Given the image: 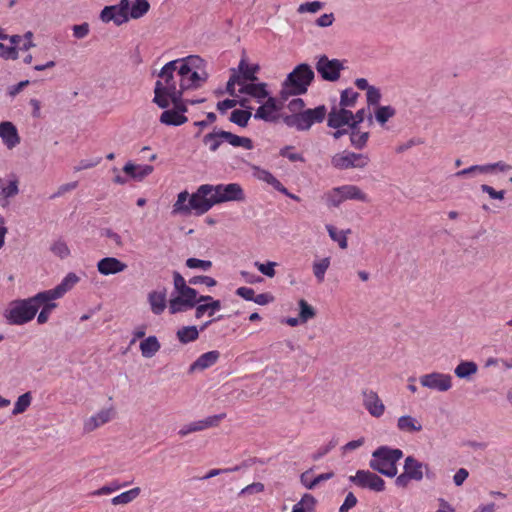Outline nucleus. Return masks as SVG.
<instances>
[{
    "instance_id": "nucleus-1",
    "label": "nucleus",
    "mask_w": 512,
    "mask_h": 512,
    "mask_svg": "<svg viewBox=\"0 0 512 512\" xmlns=\"http://www.w3.org/2000/svg\"><path fill=\"white\" fill-rule=\"evenodd\" d=\"M205 61L197 55H189L166 63L158 73L153 102L166 109L170 102L182 99L185 90L198 89L207 81Z\"/></svg>"
},
{
    "instance_id": "nucleus-2",
    "label": "nucleus",
    "mask_w": 512,
    "mask_h": 512,
    "mask_svg": "<svg viewBox=\"0 0 512 512\" xmlns=\"http://www.w3.org/2000/svg\"><path fill=\"white\" fill-rule=\"evenodd\" d=\"M198 304V292L188 285L179 272L173 273V292L168 301L170 314L191 310Z\"/></svg>"
},
{
    "instance_id": "nucleus-3",
    "label": "nucleus",
    "mask_w": 512,
    "mask_h": 512,
    "mask_svg": "<svg viewBox=\"0 0 512 512\" xmlns=\"http://www.w3.org/2000/svg\"><path fill=\"white\" fill-rule=\"evenodd\" d=\"M313 79L314 72L311 67L305 63L299 64L283 81L280 90L281 99L285 101L290 96L306 93Z\"/></svg>"
},
{
    "instance_id": "nucleus-4",
    "label": "nucleus",
    "mask_w": 512,
    "mask_h": 512,
    "mask_svg": "<svg viewBox=\"0 0 512 512\" xmlns=\"http://www.w3.org/2000/svg\"><path fill=\"white\" fill-rule=\"evenodd\" d=\"M403 457V451L398 448L381 446L372 453L369 466L380 474L393 478L398 473L397 462Z\"/></svg>"
},
{
    "instance_id": "nucleus-5",
    "label": "nucleus",
    "mask_w": 512,
    "mask_h": 512,
    "mask_svg": "<svg viewBox=\"0 0 512 512\" xmlns=\"http://www.w3.org/2000/svg\"><path fill=\"white\" fill-rule=\"evenodd\" d=\"M327 115V108L325 105H319L313 109L308 108L303 112L287 115L284 117V123L297 131H308L317 123H322Z\"/></svg>"
},
{
    "instance_id": "nucleus-6",
    "label": "nucleus",
    "mask_w": 512,
    "mask_h": 512,
    "mask_svg": "<svg viewBox=\"0 0 512 512\" xmlns=\"http://www.w3.org/2000/svg\"><path fill=\"white\" fill-rule=\"evenodd\" d=\"M323 199L328 207H339L347 200L369 202V197L360 187L354 184H345L334 187L324 193Z\"/></svg>"
},
{
    "instance_id": "nucleus-7",
    "label": "nucleus",
    "mask_w": 512,
    "mask_h": 512,
    "mask_svg": "<svg viewBox=\"0 0 512 512\" xmlns=\"http://www.w3.org/2000/svg\"><path fill=\"white\" fill-rule=\"evenodd\" d=\"M36 316V308L30 298L13 300L8 303L3 312V317L10 325H24Z\"/></svg>"
},
{
    "instance_id": "nucleus-8",
    "label": "nucleus",
    "mask_w": 512,
    "mask_h": 512,
    "mask_svg": "<svg viewBox=\"0 0 512 512\" xmlns=\"http://www.w3.org/2000/svg\"><path fill=\"white\" fill-rule=\"evenodd\" d=\"M370 163V157L365 153L343 150L331 157V165L336 170L365 169Z\"/></svg>"
},
{
    "instance_id": "nucleus-9",
    "label": "nucleus",
    "mask_w": 512,
    "mask_h": 512,
    "mask_svg": "<svg viewBox=\"0 0 512 512\" xmlns=\"http://www.w3.org/2000/svg\"><path fill=\"white\" fill-rule=\"evenodd\" d=\"M345 61L339 59H329L326 55L318 57L316 70L320 76L330 82H335L340 78V73L345 69Z\"/></svg>"
},
{
    "instance_id": "nucleus-10",
    "label": "nucleus",
    "mask_w": 512,
    "mask_h": 512,
    "mask_svg": "<svg viewBox=\"0 0 512 512\" xmlns=\"http://www.w3.org/2000/svg\"><path fill=\"white\" fill-rule=\"evenodd\" d=\"M130 8L129 0H120L116 5L106 6L101 11L100 18L103 22H113L116 25H122L129 20L128 10Z\"/></svg>"
},
{
    "instance_id": "nucleus-11",
    "label": "nucleus",
    "mask_w": 512,
    "mask_h": 512,
    "mask_svg": "<svg viewBox=\"0 0 512 512\" xmlns=\"http://www.w3.org/2000/svg\"><path fill=\"white\" fill-rule=\"evenodd\" d=\"M349 480L361 488H367L375 492H382L385 489V481L377 474L369 470H358Z\"/></svg>"
},
{
    "instance_id": "nucleus-12",
    "label": "nucleus",
    "mask_w": 512,
    "mask_h": 512,
    "mask_svg": "<svg viewBox=\"0 0 512 512\" xmlns=\"http://www.w3.org/2000/svg\"><path fill=\"white\" fill-rule=\"evenodd\" d=\"M420 384L430 390L447 392L452 388V376L441 372H431L420 376Z\"/></svg>"
},
{
    "instance_id": "nucleus-13",
    "label": "nucleus",
    "mask_w": 512,
    "mask_h": 512,
    "mask_svg": "<svg viewBox=\"0 0 512 512\" xmlns=\"http://www.w3.org/2000/svg\"><path fill=\"white\" fill-rule=\"evenodd\" d=\"M512 169V166L507 164L504 161H498L495 163H488L483 165H473L463 170H460L455 173V176L458 178L471 176L474 177L476 175H484V174H493L496 172H508Z\"/></svg>"
},
{
    "instance_id": "nucleus-14",
    "label": "nucleus",
    "mask_w": 512,
    "mask_h": 512,
    "mask_svg": "<svg viewBox=\"0 0 512 512\" xmlns=\"http://www.w3.org/2000/svg\"><path fill=\"white\" fill-rule=\"evenodd\" d=\"M174 106L172 109L164 110L159 118V121L167 126H180L188 121V118L185 116L188 108H186V102L182 101V99L171 102Z\"/></svg>"
},
{
    "instance_id": "nucleus-15",
    "label": "nucleus",
    "mask_w": 512,
    "mask_h": 512,
    "mask_svg": "<svg viewBox=\"0 0 512 512\" xmlns=\"http://www.w3.org/2000/svg\"><path fill=\"white\" fill-rule=\"evenodd\" d=\"M115 416L116 410L113 406L103 408L84 421L83 430L86 433H90L112 421Z\"/></svg>"
},
{
    "instance_id": "nucleus-16",
    "label": "nucleus",
    "mask_w": 512,
    "mask_h": 512,
    "mask_svg": "<svg viewBox=\"0 0 512 512\" xmlns=\"http://www.w3.org/2000/svg\"><path fill=\"white\" fill-rule=\"evenodd\" d=\"M224 416H225L224 414L213 415V416H209L205 419L194 421L189 424L183 425L179 429L178 435L180 437H185L191 433L200 432L205 429L215 427L224 418Z\"/></svg>"
},
{
    "instance_id": "nucleus-17",
    "label": "nucleus",
    "mask_w": 512,
    "mask_h": 512,
    "mask_svg": "<svg viewBox=\"0 0 512 512\" xmlns=\"http://www.w3.org/2000/svg\"><path fill=\"white\" fill-rule=\"evenodd\" d=\"M190 202L191 212L194 211L197 215H202L213 207L205 184L199 186L196 192L190 196Z\"/></svg>"
},
{
    "instance_id": "nucleus-18",
    "label": "nucleus",
    "mask_w": 512,
    "mask_h": 512,
    "mask_svg": "<svg viewBox=\"0 0 512 512\" xmlns=\"http://www.w3.org/2000/svg\"><path fill=\"white\" fill-rule=\"evenodd\" d=\"M327 125L333 129H339L345 126L351 129L352 112L343 107L334 106L327 112Z\"/></svg>"
},
{
    "instance_id": "nucleus-19",
    "label": "nucleus",
    "mask_w": 512,
    "mask_h": 512,
    "mask_svg": "<svg viewBox=\"0 0 512 512\" xmlns=\"http://www.w3.org/2000/svg\"><path fill=\"white\" fill-rule=\"evenodd\" d=\"M362 395L363 406L368 413L375 418L383 416L385 412V405L378 394L373 390L366 389L362 392Z\"/></svg>"
},
{
    "instance_id": "nucleus-20",
    "label": "nucleus",
    "mask_w": 512,
    "mask_h": 512,
    "mask_svg": "<svg viewBox=\"0 0 512 512\" xmlns=\"http://www.w3.org/2000/svg\"><path fill=\"white\" fill-rule=\"evenodd\" d=\"M424 469L428 476L429 466L420 462L414 456H407L404 460L403 470L404 472L416 482H420L424 478Z\"/></svg>"
},
{
    "instance_id": "nucleus-21",
    "label": "nucleus",
    "mask_w": 512,
    "mask_h": 512,
    "mask_svg": "<svg viewBox=\"0 0 512 512\" xmlns=\"http://www.w3.org/2000/svg\"><path fill=\"white\" fill-rule=\"evenodd\" d=\"M280 107L277 105L276 99L268 97L267 100L256 110L255 119L266 122H275L278 119Z\"/></svg>"
},
{
    "instance_id": "nucleus-22",
    "label": "nucleus",
    "mask_w": 512,
    "mask_h": 512,
    "mask_svg": "<svg viewBox=\"0 0 512 512\" xmlns=\"http://www.w3.org/2000/svg\"><path fill=\"white\" fill-rule=\"evenodd\" d=\"M0 138L8 149L15 148L21 141L16 126L10 121L0 123Z\"/></svg>"
},
{
    "instance_id": "nucleus-23",
    "label": "nucleus",
    "mask_w": 512,
    "mask_h": 512,
    "mask_svg": "<svg viewBox=\"0 0 512 512\" xmlns=\"http://www.w3.org/2000/svg\"><path fill=\"white\" fill-rule=\"evenodd\" d=\"M127 269V264L115 257H105L98 261L97 270L104 276L115 275Z\"/></svg>"
},
{
    "instance_id": "nucleus-24",
    "label": "nucleus",
    "mask_w": 512,
    "mask_h": 512,
    "mask_svg": "<svg viewBox=\"0 0 512 512\" xmlns=\"http://www.w3.org/2000/svg\"><path fill=\"white\" fill-rule=\"evenodd\" d=\"M148 302L152 313L160 315L168 307L166 289L154 290L148 294Z\"/></svg>"
},
{
    "instance_id": "nucleus-25",
    "label": "nucleus",
    "mask_w": 512,
    "mask_h": 512,
    "mask_svg": "<svg viewBox=\"0 0 512 512\" xmlns=\"http://www.w3.org/2000/svg\"><path fill=\"white\" fill-rule=\"evenodd\" d=\"M220 353L212 350L200 355L189 367V373L203 371L213 366L219 359Z\"/></svg>"
},
{
    "instance_id": "nucleus-26",
    "label": "nucleus",
    "mask_w": 512,
    "mask_h": 512,
    "mask_svg": "<svg viewBox=\"0 0 512 512\" xmlns=\"http://www.w3.org/2000/svg\"><path fill=\"white\" fill-rule=\"evenodd\" d=\"M397 429L403 433L414 434L422 431L423 426L419 419L411 415H402L397 419Z\"/></svg>"
},
{
    "instance_id": "nucleus-27",
    "label": "nucleus",
    "mask_w": 512,
    "mask_h": 512,
    "mask_svg": "<svg viewBox=\"0 0 512 512\" xmlns=\"http://www.w3.org/2000/svg\"><path fill=\"white\" fill-rule=\"evenodd\" d=\"M239 93L250 95L255 98L258 102H262L264 99L268 97V92L266 90L265 83H249L244 82L242 87L239 88Z\"/></svg>"
},
{
    "instance_id": "nucleus-28",
    "label": "nucleus",
    "mask_w": 512,
    "mask_h": 512,
    "mask_svg": "<svg viewBox=\"0 0 512 512\" xmlns=\"http://www.w3.org/2000/svg\"><path fill=\"white\" fill-rule=\"evenodd\" d=\"M123 172L130 178L141 181L153 172L151 165H136L132 162H127L123 167Z\"/></svg>"
},
{
    "instance_id": "nucleus-29",
    "label": "nucleus",
    "mask_w": 512,
    "mask_h": 512,
    "mask_svg": "<svg viewBox=\"0 0 512 512\" xmlns=\"http://www.w3.org/2000/svg\"><path fill=\"white\" fill-rule=\"evenodd\" d=\"M29 298L32 305L35 306L36 308V313L38 312L40 307H42V309H46L50 305H57L54 301L59 299L58 297H56V294L53 292L52 289L39 292L33 297Z\"/></svg>"
},
{
    "instance_id": "nucleus-30",
    "label": "nucleus",
    "mask_w": 512,
    "mask_h": 512,
    "mask_svg": "<svg viewBox=\"0 0 512 512\" xmlns=\"http://www.w3.org/2000/svg\"><path fill=\"white\" fill-rule=\"evenodd\" d=\"M245 193L238 183L223 184L222 203L230 201H243Z\"/></svg>"
},
{
    "instance_id": "nucleus-31",
    "label": "nucleus",
    "mask_w": 512,
    "mask_h": 512,
    "mask_svg": "<svg viewBox=\"0 0 512 512\" xmlns=\"http://www.w3.org/2000/svg\"><path fill=\"white\" fill-rule=\"evenodd\" d=\"M221 135L222 138H224L223 141L230 144L233 147H242L246 150L253 149V142L248 137L238 136L224 130L221 131Z\"/></svg>"
},
{
    "instance_id": "nucleus-32",
    "label": "nucleus",
    "mask_w": 512,
    "mask_h": 512,
    "mask_svg": "<svg viewBox=\"0 0 512 512\" xmlns=\"http://www.w3.org/2000/svg\"><path fill=\"white\" fill-rule=\"evenodd\" d=\"M139 348L144 358H152L160 350L161 344L156 336H149L140 342Z\"/></svg>"
},
{
    "instance_id": "nucleus-33",
    "label": "nucleus",
    "mask_w": 512,
    "mask_h": 512,
    "mask_svg": "<svg viewBox=\"0 0 512 512\" xmlns=\"http://www.w3.org/2000/svg\"><path fill=\"white\" fill-rule=\"evenodd\" d=\"M253 175L269 185H271L274 189L281 193H286V188L282 185V183L276 179L268 170L261 169L259 167H254Z\"/></svg>"
},
{
    "instance_id": "nucleus-34",
    "label": "nucleus",
    "mask_w": 512,
    "mask_h": 512,
    "mask_svg": "<svg viewBox=\"0 0 512 512\" xmlns=\"http://www.w3.org/2000/svg\"><path fill=\"white\" fill-rule=\"evenodd\" d=\"M80 278L73 272L68 273L60 284H58L55 288H53V292L56 294V297H63L68 291H70L78 282Z\"/></svg>"
},
{
    "instance_id": "nucleus-35",
    "label": "nucleus",
    "mask_w": 512,
    "mask_h": 512,
    "mask_svg": "<svg viewBox=\"0 0 512 512\" xmlns=\"http://www.w3.org/2000/svg\"><path fill=\"white\" fill-rule=\"evenodd\" d=\"M331 265L330 257L315 259L312 263V272L318 283H322L325 274Z\"/></svg>"
},
{
    "instance_id": "nucleus-36",
    "label": "nucleus",
    "mask_w": 512,
    "mask_h": 512,
    "mask_svg": "<svg viewBox=\"0 0 512 512\" xmlns=\"http://www.w3.org/2000/svg\"><path fill=\"white\" fill-rule=\"evenodd\" d=\"M173 214H190L191 202L190 195L187 191H182L178 194L177 200L173 205Z\"/></svg>"
},
{
    "instance_id": "nucleus-37",
    "label": "nucleus",
    "mask_w": 512,
    "mask_h": 512,
    "mask_svg": "<svg viewBox=\"0 0 512 512\" xmlns=\"http://www.w3.org/2000/svg\"><path fill=\"white\" fill-rule=\"evenodd\" d=\"M326 230H327L330 238L334 242H337L341 249H346L348 247L347 236H348V234L351 233L350 229H348L346 231H344V230H337L336 227H334L333 225L328 224V225H326Z\"/></svg>"
},
{
    "instance_id": "nucleus-38",
    "label": "nucleus",
    "mask_w": 512,
    "mask_h": 512,
    "mask_svg": "<svg viewBox=\"0 0 512 512\" xmlns=\"http://www.w3.org/2000/svg\"><path fill=\"white\" fill-rule=\"evenodd\" d=\"M478 366L473 361H462L454 369L455 375L460 379H468L476 374Z\"/></svg>"
},
{
    "instance_id": "nucleus-39",
    "label": "nucleus",
    "mask_w": 512,
    "mask_h": 512,
    "mask_svg": "<svg viewBox=\"0 0 512 512\" xmlns=\"http://www.w3.org/2000/svg\"><path fill=\"white\" fill-rule=\"evenodd\" d=\"M150 9V4L147 0H134L130 2V8L128 10L129 19H139L143 17Z\"/></svg>"
},
{
    "instance_id": "nucleus-40",
    "label": "nucleus",
    "mask_w": 512,
    "mask_h": 512,
    "mask_svg": "<svg viewBox=\"0 0 512 512\" xmlns=\"http://www.w3.org/2000/svg\"><path fill=\"white\" fill-rule=\"evenodd\" d=\"M199 330L196 326H185L177 331V338L182 344H187L197 340Z\"/></svg>"
},
{
    "instance_id": "nucleus-41",
    "label": "nucleus",
    "mask_w": 512,
    "mask_h": 512,
    "mask_svg": "<svg viewBox=\"0 0 512 512\" xmlns=\"http://www.w3.org/2000/svg\"><path fill=\"white\" fill-rule=\"evenodd\" d=\"M350 143L351 145L358 150H361L366 147L368 139H369V133L368 132H361L357 128L350 129Z\"/></svg>"
},
{
    "instance_id": "nucleus-42",
    "label": "nucleus",
    "mask_w": 512,
    "mask_h": 512,
    "mask_svg": "<svg viewBox=\"0 0 512 512\" xmlns=\"http://www.w3.org/2000/svg\"><path fill=\"white\" fill-rule=\"evenodd\" d=\"M258 69L259 67L257 65H249L245 59H242L239 63V71L241 73L239 76L244 82L254 81L257 79L255 74Z\"/></svg>"
},
{
    "instance_id": "nucleus-43",
    "label": "nucleus",
    "mask_w": 512,
    "mask_h": 512,
    "mask_svg": "<svg viewBox=\"0 0 512 512\" xmlns=\"http://www.w3.org/2000/svg\"><path fill=\"white\" fill-rule=\"evenodd\" d=\"M140 491L141 490L139 487H135L133 489H130L128 491H125V492L113 497L111 499V502L113 505L128 504L139 496Z\"/></svg>"
},
{
    "instance_id": "nucleus-44",
    "label": "nucleus",
    "mask_w": 512,
    "mask_h": 512,
    "mask_svg": "<svg viewBox=\"0 0 512 512\" xmlns=\"http://www.w3.org/2000/svg\"><path fill=\"white\" fill-rule=\"evenodd\" d=\"M195 317L197 319L203 317L205 313H208L209 316H213L214 313L221 309L220 301H212L204 304L196 305Z\"/></svg>"
},
{
    "instance_id": "nucleus-45",
    "label": "nucleus",
    "mask_w": 512,
    "mask_h": 512,
    "mask_svg": "<svg viewBox=\"0 0 512 512\" xmlns=\"http://www.w3.org/2000/svg\"><path fill=\"white\" fill-rule=\"evenodd\" d=\"M222 130L214 131L212 133H208L203 138V143L209 147V150L215 152L224 143L221 135Z\"/></svg>"
},
{
    "instance_id": "nucleus-46",
    "label": "nucleus",
    "mask_w": 512,
    "mask_h": 512,
    "mask_svg": "<svg viewBox=\"0 0 512 512\" xmlns=\"http://www.w3.org/2000/svg\"><path fill=\"white\" fill-rule=\"evenodd\" d=\"M32 395L30 392H26L18 397L12 410V415L16 416L24 413L31 405Z\"/></svg>"
},
{
    "instance_id": "nucleus-47",
    "label": "nucleus",
    "mask_w": 512,
    "mask_h": 512,
    "mask_svg": "<svg viewBox=\"0 0 512 512\" xmlns=\"http://www.w3.org/2000/svg\"><path fill=\"white\" fill-rule=\"evenodd\" d=\"M315 498L311 494H305L301 500L296 503L291 512H311L315 506Z\"/></svg>"
},
{
    "instance_id": "nucleus-48",
    "label": "nucleus",
    "mask_w": 512,
    "mask_h": 512,
    "mask_svg": "<svg viewBox=\"0 0 512 512\" xmlns=\"http://www.w3.org/2000/svg\"><path fill=\"white\" fill-rule=\"evenodd\" d=\"M299 305V317L301 323H306L310 319L316 316L315 309L304 299L298 301Z\"/></svg>"
},
{
    "instance_id": "nucleus-49",
    "label": "nucleus",
    "mask_w": 512,
    "mask_h": 512,
    "mask_svg": "<svg viewBox=\"0 0 512 512\" xmlns=\"http://www.w3.org/2000/svg\"><path fill=\"white\" fill-rule=\"evenodd\" d=\"M251 116L252 113L249 110H234L229 120L240 127H246Z\"/></svg>"
},
{
    "instance_id": "nucleus-50",
    "label": "nucleus",
    "mask_w": 512,
    "mask_h": 512,
    "mask_svg": "<svg viewBox=\"0 0 512 512\" xmlns=\"http://www.w3.org/2000/svg\"><path fill=\"white\" fill-rule=\"evenodd\" d=\"M358 96H359V94L357 92H355L353 89H351V88L345 89L341 93L339 107H343L345 109H348L349 107H353L356 103Z\"/></svg>"
},
{
    "instance_id": "nucleus-51",
    "label": "nucleus",
    "mask_w": 512,
    "mask_h": 512,
    "mask_svg": "<svg viewBox=\"0 0 512 512\" xmlns=\"http://www.w3.org/2000/svg\"><path fill=\"white\" fill-rule=\"evenodd\" d=\"M396 114V110L390 106H378L375 111V118L381 125L385 124L390 118Z\"/></svg>"
},
{
    "instance_id": "nucleus-52",
    "label": "nucleus",
    "mask_w": 512,
    "mask_h": 512,
    "mask_svg": "<svg viewBox=\"0 0 512 512\" xmlns=\"http://www.w3.org/2000/svg\"><path fill=\"white\" fill-rule=\"evenodd\" d=\"M19 193L18 181L11 180L7 184H3L0 189V201L3 199L14 197Z\"/></svg>"
},
{
    "instance_id": "nucleus-53",
    "label": "nucleus",
    "mask_w": 512,
    "mask_h": 512,
    "mask_svg": "<svg viewBox=\"0 0 512 512\" xmlns=\"http://www.w3.org/2000/svg\"><path fill=\"white\" fill-rule=\"evenodd\" d=\"M50 250L55 256L61 259H65L70 255V249L67 243L62 239L54 241L50 247Z\"/></svg>"
},
{
    "instance_id": "nucleus-54",
    "label": "nucleus",
    "mask_w": 512,
    "mask_h": 512,
    "mask_svg": "<svg viewBox=\"0 0 512 512\" xmlns=\"http://www.w3.org/2000/svg\"><path fill=\"white\" fill-rule=\"evenodd\" d=\"M210 200L213 206L222 203L223 184L211 185L205 184Z\"/></svg>"
},
{
    "instance_id": "nucleus-55",
    "label": "nucleus",
    "mask_w": 512,
    "mask_h": 512,
    "mask_svg": "<svg viewBox=\"0 0 512 512\" xmlns=\"http://www.w3.org/2000/svg\"><path fill=\"white\" fill-rule=\"evenodd\" d=\"M190 269H198L201 271H209L212 268V262L209 260H201L198 258H188L185 262Z\"/></svg>"
},
{
    "instance_id": "nucleus-56",
    "label": "nucleus",
    "mask_w": 512,
    "mask_h": 512,
    "mask_svg": "<svg viewBox=\"0 0 512 512\" xmlns=\"http://www.w3.org/2000/svg\"><path fill=\"white\" fill-rule=\"evenodd\" d=\"M254 265L260 273H262L263 275H265L269 278H273L276 274V272H275V267L277 266L276 262H272V261H268L266 263L255 262Z\"/></svg>"
},
{
    "instance_id": "nucleus-57",
    "label": "nucleus",
    "mask_w": 512,
    "mask_h": 512,
    "mask_svg": "<svg viewBox=\"0 0 512 512\" xmlns=\"http://www.w3.org/2000/svg\"><path fill=\"white\" fill-rule=\"evenodd\" d=\"M293 149L294 148L292 146H285L280 150L279 154L280 156L287 158L291 162H304L305 159L303 155L301 153L294 152Z\"/></svg>"
},
{
    "instance_id": "nucleus-58",
    "label": "nucleus",
    "mask_w": 512,
    "mask_h": 512,
    "mask_svg": "<svg viewBox=\"0 0 512 512\" xmlns=\"http://www.w3.org/2000/svg\"><path fill=\"white\" fill-rule=\"evenodd\" d=\"M101 162V157L94 159H83L80 160L77 165L73 167L74 172H80L82 170L91 169L97 166Z\"/></svg>"
},
{
    "instance_id": "nucleus-59",
    "label": "nucleus",
    "mask_w": 512,
    "mask_h": 512,
    "mask_svg": "<svg viewBox=\"0 0 512 512\" xmlns=\"http://www.w3.org/2000/svg\"><path fill=\"white\" fill-rule=\"evenodd\" d=\"M77 186H78L77 181L64 183L57 188V190L51 195L50 198L55 199V198L62 197L66 193H69V192L75 190L77 188Z\"/></svg>"
},
{
    "instance_id": "nucleus-60",
    "label": "nucleus",
    "mask_w": 512,
    "mask_h": 512,
    "mask_svg": "<svg viewBox=\"0 0 512 512\" xmlns=\"http://www.w3.org/2000/svg\"><path fill=\"white\" fill-rule=\"evenodd\" d=\"M324 7V3L320 1H313V2H307L303 3L298 7L299 13H316L319 10H321Z\"/></svg>"
},
{
    "instance_id": "nucleus-61",
    "label": "nucleus",
    "mask_w": 512,
    "mask_h": 512,
    "mask_svg": "<svg viewBox=\"0 0 512 512\" xmlns=\"http://www.w3.org/2000/svg\"><path fill=\"white\" fill-rule=\"evenodd\" d=\"M382 94L379 88L372 86L369 88V90L366 92V99L368 105H378L381 101Z\"/></svg>"
},
{
    "instance_id": "nucleus-62",
    "label": "nucleus",
    "mask_w": 512,
    "mask_h": 512,
    "mask_svg": "<svg viewBox=\"0 0 512 512\" xmlns=\"http://www.w3.org/2000/svg\"><path fill=\"white\" fill-rule=\"evenodd\" d=\"M0 57L3 59L16 60L19 57L18 50L14 46L6 47L4 44L0 43Z\"/></svg>"
},
{
    "instance_id": "nucleus-63",
    "label": "nucleus",
    "mask_w": 512,
    "mask_h": 512,
    "mask_svg": "<svg viewBox=\"0 0 512 512\" xmlns=\"http://www.w3.org/2000/svg\"><path fill=\"white\" fill-rule=\"evenodd\" d=\"M216 283V280L209 276H193L188 280L190 285L205 284L208 287H213Z\"/></svg>"
},
{
    "instance_id": "nucleus-64",
    "label": "nucleus",
    "mask_w": 512,
    "mask_h": 512,
    "mask_svg": "<svg viewBox=\"0 0 512 512\" xmlns=\"http://www.w3.org/2000/svg\"><path fill=\"white\" fill-rule=\"evenodd\" d=\"M72 30H73V36L75 38L83 39L89 34L90 28H89L88 23H82L79 25H74Z\"/></svg>"
}]
</instances>
